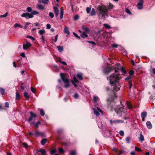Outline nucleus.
Wrapping results in <instances>:
<instances>
[{
	"mask_svg": "<svg viewBox=\"0 0 155 155\" xmlns=\"http://www.w3.org/2000/svg\"><path fill=\"white\" fill-rule=\"evenodd\" d=\"M139 139L141 142L143 141L144 140V137L141 133L140 134V137L139 138Z\"/></svg>",
	"mask_w": 155,
	"mask_h": 155,
	"instance_id": "31",
	"label": "nucleus"
},
{
	"mask_svg": "<svg viewBox=\"0 0 155 155\" xmlns=\"http://www.w3.org/2000/svg\"><path fill=\"white\" fill-rule=\"evenodd\" d=\"M131 140V138L130 137H127L125 139L126 142L128 144L130 143V141Z\"/></svg>",
	"mask_w": 155,
	"mask_h": 155,
	"instance_id": "27",
	"label": "nucleus"
},
{
	"mask_svg": "<svg viewBox=\"0 0 155 155\" xmlns=\"http://www.w3.org/2000/svg\"><path fill=\"white\" fill-rule=\"evenodd\" d=\"M113 8V5L110 3L107 8L104 5L99 6L97 8V10L99 11V16H101L102 17L105 18L108 16V9H111Z\"/></svg>",
	"mask_w": 155,
	"mask_h": 155,
	"instance_id": "3",
	"label": "nucleus"
},
{
	"mask_svg": "<svg viewBox=\"0 0 155 155\" xmlns=\"http://www.w3.org/2000/svg\"><path fill=\"white\" fill-rule=\"evenodd\" d=\"M31 114L30 116L29 117V118L28 119V121L31 124H35L34 121H32V120L34 119H35L37 117V115L36 114H34L33 112L31 111L30 112Z\"/></svg>",
	"mask_w": 155,
	"mask_h": 155,
	"instance_id": "5",
	"label": "nucleus"
},
{
	"mask_svg": "<svg viewBox=\"0 0 155 155\" xmlns=\"http://www.w3.org/2000/svg\"><path fill=\"white\" fill-rule=\"evenodd\" d=\"M110 122L112 124L114 123H123L124 121L123 120H110Z\"/></svg>",
	"mask_w": 155,
	"mask_h": 155,
	"instance_id": "9",
	"label": "nucleus"
},
{
	"mask_svg": "<svg viewBox=\"0 0 155 155\" xmlns=\"http://www.w3.org/2000/svg\"><path fill=\"white\" fill-rule=\"evenodd\" d=\"M38 151L40 152L42 155H45L46 153V151L44 149H41L38 150Z\"/></svg>",
	"mask_w": 155,
	"mask_h": 155,
	"instance_id": "25",
	"label": "nucleus"
},
{
	"mask_svg": "<svg viewBox=\"0 0 155 155\" xmlns=\"http://www.w3.org/2000/svg\"><path fill=\"white\" fill-rule=\"evenodd\" d=\"M64 15V10L63 9H61L60 18L62 19Z\"/></svg>",
	"mask_w": 155,
	"mask_h": 155,
	"instance_id": "26",
	"label": "nucleus"
},
{
	"mask_svg": "<svg viewBox=\"0 0 155 155\" xmlns=\"http://www.w3.org/2000/svg\"><path fill=\"white\" fill-rule=\"evenodd\" d=\"M56 152V150L55 149L52 150L50 151V153L51 154L53 155Z\"/></svg>",
	"mask_w": 155,
	"mask_h": 155,
	"instance_id": "44",
	"label": "nucleus"
},
{
	"mask_svg": "<svg viewBox=\"0 0 155 155\" xmlns=\"http://www.w3.org/2000/svg\"><path fill=\"white\" fill-rule=\"evenodd\" d=\"M31 23L30 22H26L25 24V26H24V29H26L27 28L28 25L30 24Z\"/></svg>",
	"mask_w": 155,
	"mask_h": 155,
	"instance_id": "45",
	"label": "nucleus"
},
{
	"mask_svg": "<svg viewBox=\"0 0 155 155\" xmlns=\"http://www.w3.org/2000/svg\"><path fill=\"white\" fill-rule=\"evenodd\" d=\"M49 15L51 18H53L54 16V14L52 12H50L49 14Z\"/></svg>",
	"mask_w": 155,
	"mask_h": 155,
	"instance_id": "52",
	"label": "nucleus"
},
{
	"mask_svg": "<svg viewBox=\"0 0 155 155\" xmlns=\"http://www.w3.org/2000/svg\"><path fill=\"white\" fill-rule=\"evenodd\" d=\"M112 67L107 68L104 69V72L106 74H107L112 72L113 71Z\"/></svg>",
	"mask_w": 155,
	"mask_h": 155,
	"instance_id": "7",
	"label": "nucleus"
},
{
	"mask_svg": "<svg viewBox=\"0 0 155 155\" xmlns=\"http://www.w3.org/2000/svg\"><path fill=\"white\" fill-rule=\"evenodd\" d=\"M41 40L43 43H44L45 40L44 37L43 35L41 36Z\"/></svg>",
	"mask_w": 155,
	"mask_h": 155,
	"instance_id": "61",
	"label": "nucleus"
},
{
	"mask_svg": "<svg viewBox=\"0 0 155 155\" xmlns=\"http://www.w3.org/2000/svg\"><path fill=\"white\" fill-rule=\"evenodd\" d=\"M96 14L95 9L94 8H92L90 13V15L93 16L94 15Z\"/></svg>",
	"mask_w": 155,
	"mask_h": 155,
	"instance_id": "29",
	"label": "nucleus"
},
{
	"mask_svg": "<svg viewBox=\"0 0 155 155\" xmlns=\"http://www.w3.org/2000/svg\"><path fill=\"white\" fill-rule=\"evenodd\" d=\"M69 154L70 155H76V152L75 150H72L70 152Z\"/></svg>",
	"mask_w": 155,
	"mask_h": 155,
	"instance_id": "38",
	"label": "nucleus"
},
{
	"mask_svg": "<svg viewBox=\"0 0 155 155\" xmlns=\"http://www.w3.org/2000/svg\"><path fill=\"white\" fill-rule=\"evenodd\" d=\"M125 11L129 15H131L132 13L130 12V10L128 8H126Z\"/></svg>",
	"mask_w": 155,
	"mask_h": 155,
	"instance_id": "47",
	"label": "nucleus"
},
{
	"mask_svg": "<svg viewBox=\"0 0 155 155\" xmlns=\"http://www.w3.org/2000/svg\"><path fill=\"white\" fill-rule=\"evenodd\" d=\"M131 78V77L130 76H127L125 78V81H128L130 80Z\"/></svg>",
	"mask_w": 155,
	"mask_h": 155,
	"instance_id": "56",
	"label": "nucleus"
},
{
	"mask_svg": "<svg viewBox=\"0 0 155 155\" xmlns=\"http://www.w3.org/2000/svg\"><path fill=\"white\" fill-rule=\"evenodd\" d=\"M32 44L30 42L26 41V44H24L23 45V48L25 50H27L28 48L31 46Z\"/></svg>",
	"mask_w": 155,
	"mask_h": 155,
	"instance_id": "8",
	"label": "nucleus"
},
{
	"mask_svg": "<svg viewBox=\"0 0 155 155\" xmlns=\"http://www.w3.org/2000/svg\"><path fill=\"white\" fill-rule=\"evenodd\" d=\"M81 36L82 38H85L87 37L88 36L87 34L85 32H84L81 35Z\"/></svg>",
	"mask_w": 155,
	"mask_h": 155,
	"instance_id": "23",
	"label": "nucleus"
},
{
	"mask_svg": "<svg viewBox=\"0 0 155 155\" xmlns=\"http://www.w3.org/2000/svg\"><path fill=\"white\" fill-rule=\"evenodd\" d=\"M120 71L124 74H126V71L124 70V68L123 66H122L121 67V68H120Z\"/></svg>",
	"mask_w": 155,
	"mask_h": 155,
	"instance_id": "37",
	"label": "nucleus"
},
{
	"mask_svg": "<svg viewBox=\"0 0 155 155\" xmlns=\"http://www.w3.org/2000/svg\"><path fill=\"white\" fill-rule=\"evenodd\" d=\"M20 99V96L19 93L17 92L16 93V99L19 100Z\"/></svg>",
	"mask_w": 155,
	"mask_h": 155,
	"instance_id": "39",
	"label": "nucleus"
},
{
	"mask_svg": "<svg viewBox=\"0 0 155 155\" xmlns=\"http://www.w3.org/2000/svg\"><path fill=\"white\" fill-rule=\"evenodd\" d=\"M0 92L2 95H4L5 93V89L0 87Z\"/></svg>",
	"mask_w": 155,
	"mask_h": 155,
	"instance_id": "28",
	"label": "nucleus"
},
{
	"mask_svg": "<svg viewBox=\"0 0 155 155\" xmlns=\"http://www.w3.org/2000/svg\"><path fill=\"white\" fill-rule=\"evenodd\" d=\"M66 84L65 85L64 87L65 88H68L69 86V81L67 78H64L62 80Z\"/></svg>",
	"mask_w": 155,
	"mask_h": 155,
	"instance_id": "10",
	"label": "nucleus"
},
{
	"mask_svg": "<svg viewBox=\"0 0 155 155\" xmlns=\"http://www.w3.org/2000/svg\"><path fill=\"white\" fill-rule=\"evenodd\" d=\"M59 152L60 153H64L65 151L62 148H60L59 149Z\"/></svg>",
	"mask_w": 155,
	"mask_h": 155,
	"instance_id": "41",
	"label": "nucleus"
},
{
	"mask_svg": "<svg viewBox=\"0 0 155 155\" xmlns=\"http://www.w3.org/2000/svg\"><path fill=\"white\" fill-rule=\"evenodd\" d=\"M14 27L16 28L19 27L20 28H22L23 26L21 25L20 24L16 23L14 25Z\"/></svg>",
	"mask_w": 155,
	"mask_h": 155,
	"instance_id": "35",
	"label": "nucleus"
},
{
	"mask_svg": "<svg viewBox=\"0 0 155 155\" xmlns=\"http://www.w3.org/2000/svg\"><path fill=\"white\" fill-rule=\"evenodd\" d=\"M91 10V8L90 7H87L86 8V12L87 13L89 14L90 13Z\"/></svg>",
	"mask_w": 155,
	"mask_h": 155,
	"instance_id": "53",
	"label": "nucleus"
},
{
	"mask_svg": "<svg viewBox=\"0 0 155 155\" xmlns=\"http://www.w3.org/2000/svg\"><path fill=\"white\" fill-rule=\"evenodd\" d=\"M37 6L38 9L40 10H44L45 9V8L41 4L38 5Z\"/></svg>",
	"mask_w": 155,
	"mask_h": 155,
	"instance_id": "30",
	"label": "nucleus"
},
{
	"mask_svg": "<svg viewBox=\"0 0 155 155\" xmlns=\"http://www.w3.org/2000/svg\"><path fill=\"white\" fill-rule=\"evenodd\" d=\"M47 140L46 139H43L41 141V145H44L47 142Z\"/></svg>",
	"mask_w": 155,
	"mask_h": 155,
	"instance_id": "24",
	"label": "nucleus"
},
{
	"mask_svg": "<svg viewBox=\"0 0 155 155\" xmlns=\"http://www.w3.org/2000/svg\"><path fill=\"white\" fill-rule=\"evenodd\" d=\"M116 97V94H114L113 97H110L107 99L108 107L112 110L114 109L119 117L125 116L126 115L127 113L124 108V106L121 104L117 106L116 107H115V100Z\"/></svg>",
	"mask_w": 155,
	"mask_h": 155,
	"instance_id": "1",
	"label": "nucleus"
},
{
	"mask_svg": "<svg viewBox=\"0 0 155 155\" xmlns=\"http://www.w3.org/2000/svg\"><path fill=\"white\" fill-rule=\"evenodd\" d=\"M97 39H101L103 38H104V34H105V33H104V32L103 30H101L97 31Z\"/></svg>",
	"mask_w": 155,
	"mask_h": 155,
	"instance_id": "6",
	"label": "nucleus"
},
{
	"mask_svg": "<svg viewBox=\"0 0 155 155\" xmlns=\"http://www.w3.org/2000/svg\"><path fill=\"white\" fill-rule=\"evenodd\" d=\"M53 9L55 16L57 17L59 14V10L58 8L55 6L53 7Z\"/></svg>",
	"mask_w": 155,
	"mask_h": 155,
	"instance_id": "15",
	"label": "nucleus"
},
{
	"mask_svg": "<svg viewBox=\"0 0 155 155\" xmlns=\"http://www.w3.org/2000/svg\"><path fill=\"white\" fill-rule=\"evenodd\" d=\"M51 28V25L49 24H47L46 25V28L48 29H49Z\"/></svg>",
	"mask_w": 155,
	"mask_h": 155,
	"instance_id": "62",
	"label": "nucleus"
},
{
	"mask_svg": "<svg viewBox=\"0 0 155 155\" xmlns=\"http://www.w3.org/2000/svg\"><path fill=\"white\" fill-rule=\"evenodd\" d=\"M92 110L94 111V114L97 116V109L95 107L92 108Z\"/></svg>",
	"mask_w": 155,
	"mask_h": 155,
	"instance_id": "40",
	"label": "nucleus"
},
{
	"mask_svg": "<svg viewBox=\"0 0 155 155\" xmlns=\"http://www.w3.org/2000/svg\"><path fill=\"white\" fill-rule=\"evenodd\" d=\"M35 135L36 136H40L42 137H44V134L42 132L39 131H36L35 132Z\"/></svg>",
	"mask_w": 155,
	"mask_h": 155,
	"instance_id": "12",
	"label": "nucleus"
},
{
	"mask_svg": "<svg viewBox=\"0 0 155 155\" xmlns=\"http://www.w3.org/2000/svg\"><path fill=\"white\" fill-rule=\"evenodd\" d=\"M79 18V17L78 15H76L74 17V19L75 21H77V20H78V19Z\"/></svg>",
	"mask_w": 155,
	"mask_h": 155,
	"instance_id": "57",
	"label": "nucleus"
},
{
	"mask_svg": "<svg viewBox=\"0 0 155 155\" xmlns=\"http://www.w3.org/2000/svg\"><path fill=\"white\" fill-rule=\"evenodd\" d=\"M26 38H29L30 39H31L33 41H34L35 40V38L34 37H33L31 36L27 35L26 36Z\"/></svg>",
	"mask_w": 155,
	"mask_h": 155,
	"instance_id": "43",
	"label": "nucleus"
},
{
	"mask_svg": "<svg viewBox=\"0 0 155 155\" xmlns=\"http://www.w3.org/2000/svg\"><path fill=\"white\" fill-rule=\"evenodd\" d=\"M113 70H114L115 69H117L118 70H120V68L121 67L120 64H115V66L112 67Z\"/></svg>",
	"mask_w": 155,
	"mask_h": 155,
	"instance_id": "16",
	"label": "nucleus"
},
{
	"mask_svg": "<svg viewBox=\"0 0 155 155\" xmlns=\"http://www.w3.org/2000/svg\"><path fill=\"white\" fill-rule=\"evenodd\" d=\"M135 150L139 152V151H141L140 149L139 148L137 147H135Z\"/></svg>",
	"mask_w": 155,
	"mask_h": 155,
	"instance_id": "63",
	"label": "nucleus"
},
{
	"mask_svg": "<svg viewBox=\"0 0 155 155\" xmlns=\"http://www.w3.org/2000/svg\"><path fill=\"white\" fill-rule=\"evenodd\" d=\"M40 114L42 116H44L45 113L44 110L42 109H41L40 110Z\"/></svg>",
	"mask_w": 155,
	"mask_h": 155,
	"instance_id": "36",
	"label": "nucleus"
},
{
	"mask_svg": "<svg viewBox=\"0 0 155 155\" xmlns=\"http://www.w3.org/2000/svg\"><path fill=\"white\" fill-rule=\"evenodd\" d=\"M147 115V113L145 112H143L141 114V117L142 119V120L143 121L144 120V118L146 117Z\"/></svg>",
	"mask_w": 155,
	"mask_h": 155,
	"instance_id": "19",
	"label": "nucleus"
},
{
	"mask_svg": "<svg viewBox=\"0 0 155 155\" xmlns=\"http://www.w3.org/2000/svg\"><path fill=\"white\" fill-rule=\"evenodd\" d=\"M129 89H130L132 87V82L131 81H130L129 82Z\"/></svg>",
	"mask_w": 155,
	"mask_h": 155,
	"instance_id": "58",
	"label": "nucleus"
},
{
	"mask_svg": "<svg viewBox=\"0 0 155 155\" xmlns=\"http://www.w3.org/2000/svg\"><path fill=\"white\" fill-rule=\"evenodd\" d=\"M58 51L60 53L62 52L64 50L63 47V46H57Z\"/></svg>",
	"mask_w": 155,
	"mask_h": 155,
	"instance_id": "21",
	"label": "nucleus"
},
{
	"mask_svg": "<svg viewBox=\"0 0 155 155\" xmlns=\"http://www.w3.org/2000/svg\"><path fill=\"white\" fill-rule=\"evenodd\" d=\"M134 73V72L133 70H131L129 72V74L130 76H132Z\"/></svg>",
	"mask_w": 155,
	"mask_h": 155,
	"instance_id": "55",
	"label": "nucleus"
},
{
	"mask_svg": "<svg viewBox=\"0 0 155 155\" xmlns=\"http://www.w3.org/2000/svg\"><path fill=\"white\" fill-rule=\"evenodd\" d=\"M60 76L62 80V79H64V78L65 76L63 73H60Z\"/></svg>",
	"mask_w": 155,
	"mask_h": 155,
	"instance_id": "60",
	"label": "nucleus"
},
{
	"mask_svg": "<svg viewBox=\"0 0 155 155\" xmlns=\"http://www.w3.org/2000/svg\"><path fill=\"white\" fill-rule=\"evenodd\" d=\"M146 125L147 127L149 129H151L152 128V125L150 121H147L146 123Z\"/></svg>",
	"mask_w": 155,
	"mask_h": 155,
	"instance_id": "20",
	"label": "nucleus"
},
{
	"mask_svg": "<svg viewBox=\"0 0 155 155\" xmlns=\"http://www.w3.org/2000/svg\"><path fill=\"white\" fill-rule=\"evenodd\" d=\"M103 25L104 26V27H105L107 29H110L111 28V27L107 24H103Z\"/></svg>",
	"mask_w": 155,
	"mask_h": 155,
	"instance_id": "34",
	"label": "nucleus"
},
{
	"mask_svg": "<svg viewBox=\"0 0 155 155\" xmlns=\"http://www.w3.org/2000/svg\"><path fill=\"white\" fill-rule=\"evenodd\" d=\"M24 96L25 97L27 100H28L30 96L28 95V93L26 92H25L24 93Z\"/></svg>",
	"mask_w": 155,
	"mask_h": 155,
	"instance_id": "32",
	"label": "nucleus"
},
{
	"mask_svg": "<svg viewBox=\"0 0 155 155\" xmlns=\"http://www.w3.org/2000/svg\"><path fill=\"white\" fill-rule=\"evenodd\" d=\"M64 33L67 34V37H68V35H70V32L69 31L68 28V27L67 26L65 27L64 30Z\"/></svg>",
	"mask_w": 155,
	"mask_h": 155,
	"instance_id": "17",
	"label": "nucleus"
},
{
	"mask_svg": "<svg viewBox=\"0 0 155 155\" xmlns=\"http://www.w3.org/2000/svg\"><path fill=\"white\" fill-rule=\"evenodd\" d=\"M120 135L121 136H123L124 135V132L122 130H120L119 132Z\"/></svg>",
	"mask_w": 155,
	"mask_h": 155,
	"instance_id": "51",
	"label": "nucleus"
},
{
	"mask_svg": "<svg viewBox=\"0 0 155 155\" xmlns=\"http://www.w3.org/2000/svg\"><path fill=\"white\" fill-rule=\"evenodd\" d=\"M77 77L79 78V79L80 80H82L83 79V78L82 76V75L81 74H77Z\"/></svg>",
	"mask_w": 155,
	"mask_h": 155,
	"instance_id": "48",
	"label": "nucleus"
},
{
	"mask_svg": "<svg viewBox=\"0 0 155 155\" xmlns=\"http://www.w3.org/2000/svg\"><path fill=\"white\" fill-rule=\"evenodd\" d=\"M73 97L74 98L77 99L79 97V95L78 93H75L74 95L73 96Z\"/></svg>",
	"mask_w": 155,
	"mask_h": 155,
	"instance_id": "50",
	"label": "nucleus"
},
{
	"mask_svg": "<svg viewBox=\"0 0 155 155\" xmlns=\"http://www.w3.org/2000/svg\"><path fill=\"white\" fill-rule=\"evenodd\" d=\"M35 124V126L37 128H38V126L39 125L41 124V123L40 121H38L37 123H35L33 124Z\"/></svg>",
	"mask_w": 155,
	"mask_h": 155,
	"instance_id": "49",
	"label": "nucleus"
},
{
	"mask_svg": "<svg viewBox=\"0 0 155 155\" xmlns=\"http://www.w3.org/2000/svg\"><path fill=\"white\" fill-rule=\"evenodd\" d=\"M63 132V130L62 129H59L58 130V132L59 135H60Z\"/></svg>",
	"mask_w": 155,
	"mask_h": 155,
	"instance_id": "46",
	"label": "nucleus"
},
{
	"mask_svg": "<svg viewBox=\"0 0 155 155\" xmlns=\"http://www.w3.org/2000/svg\"><path fill=\"white\" fill-rule=\"evenodd\" d=\"M127 105L128 108L129 109H131L133 108V106L132 104L129 102H127Z\"/></svg>",
	"mask_w": 155,
	"mask_h": 155,
	"instance_id": "22",
	"label": "nucleus"
},
{
	"mask_svg": "<svg viewBox=\"0 0 155 155\" xmlns=\"http://www.w3.org/2000/svg\"><path fill=\"white\" fill-rule=\"evenodd\" d=\"M8 15V13L7 12H6L4 15H0V17L1 18H5Z\"/></svg>",
	"mask_w": 155,
	"mask_h": 155,
	"instance_id": "42",
	"label": "nucleus"
},
{
	"mask_svg": "<svg viewBox=\"0 0 155 155\" xmlns=\"http://www.w3.org/2000/svg\"><path fill=\"white\" fill-rule=\"evenodd\" d=\"M26 10L28 12H31V13H28L27 12L24 13L21 15V17H25L27 19L32 18L34 17L33 15L39 14V12L36 11L34 10L31 12L32 8L31 7H28L27 8Z\"/></svg>",
	"mask_w": 155,
	"mask_h": 155,
	"instance_id": "4",
	"label": "nucleus"
},
{
	"mask_svg": "<svg viewBox=\"0 0 155 155\" xmlns=\"http://www.w3.org/2000/svg\"><path fill=\"white\" fill-rule=\"evenodd\" d=\"M118 72V71L116 70L115 72L116 74H112L109 77L107 78V79L109 81L110 84L113 87V91L114 92L120 90L119 85L118 83L120 79L118 77L119 74L117 73Z\"/></svg>",
	"mask_w": 155,
	"mask_h": 155,
	"instance_id": "2",
	"label": "nucleus"
},
{
	"mask_svg": "<svg viewBox=\"0 0 155 155\" xmlns=\"http://www.w3.org/2000/svg\"><path fill=\"white\" fill-rule=\"evenodd\" d=\"M87 41V42H88L89 43H91V44H93V45H96L95 43L93 41Z\"/></svg>",
	"mask_w": 155,
	"mask_h": 155,
	"instance_id": "59",
	"label": "nucleus"
},
{
	"mask_svg": "<svg viewBox=\"0 0 155 155\" xmlns=\"http://www.w3.org/2000/svg\"><path fill=\"white\" fill-rule=\"evenodd\" d=\"M99 116L103 117V111L100 108L97 107V116Z\"/></svg>",
	"mask_w": 155,
	"mask_h": 155,
	"instance_id": "14",
	"label": "nucleus"
},
{
	"mask_svg": "<svg viewBox=\"0 0 155 155\" xmlns=\"http://www.w3.org/2000/svg\"><path fill=\"white\" fill-rule=\"evenodd\" d=\"M82 29L84 30L85 32L89 33L90 32V30L85 25H83L82 26Z\"/></svg>",
	"mask_w": 155,
	"mask_h": 155,
	"instance_id": "11",
	"label": "nucleus"
},
{
	"mask_svg": "<svg viewBox=\"0 0 155 155\" xmlns=\"http://www.w3.org/2000/svg\"><path fill=\"white\" fill-rule=\"evenodd\" d=\"M31 91L33 93H35V91L34 89L32 87H31Z\"/></svg>",
	"mask_w": 155,
	"mask_h": 155,
	"instance_id": "64",
	"label": "nucleus"
},
{
	"mask_svg": "<svg viewBox=\"0 0 155 155\" xmlns=\"http://www.w3.org/2000/svg\"><path fill=\"white\" fill-rule=\"evenodd\" d=\"M73 34L76 37L80 39H81V37L80 36H78L76 33L74 32H73Z\"/></svg>",
	"mask_w": 155,
	"mask_h": 155,
	"instance_id": "54",
	"label": "nucleus"
},
{
	"mask_svg": "<svg viewBox=\"0 0 155 155\" xmlns=\"http://www.w3.org/2000/svg\"><path fill=\"white\" fill-rule=\"evenodd\" d=\"M45 32V31L44 30H40L39 31V34L40 35H43L44 34Z\"/></svg>",
	"mask_w": 155,
	"mask_h": 155,
	"instance_id": "33",
	"label": "nucleus"
},
{
	"mask_svg": "<svg viewBox=\"0 0 155 155\" xmlns=\"http://www.w3.org/2000/svg\"><path fill=\"white\" fill-rule=\"evenodd\" d=\"M38 2L39 3H42L44 4H48L49 0H38Z\"/></svg>",
	"mask_w": 155,
	"mask_h": 155,
	"instance_id": "18",
	"label": "nucleus"
},
{
	"mask_svg": "<svg viewBox=\"0 0 155 155\" xmlns=\"http://www.w3.org/2000/svg\"><path fill=\"white\" fill-rule=\"evenodd\" d=\"M143 3L138 2L137 3V9L139 10H140L143 8Z\"/></svg>",
	"mask_w": 155,
	"mask_h": 155,
	"instance_id": "13",
	"label": "nucleus"
}]
</instances>
